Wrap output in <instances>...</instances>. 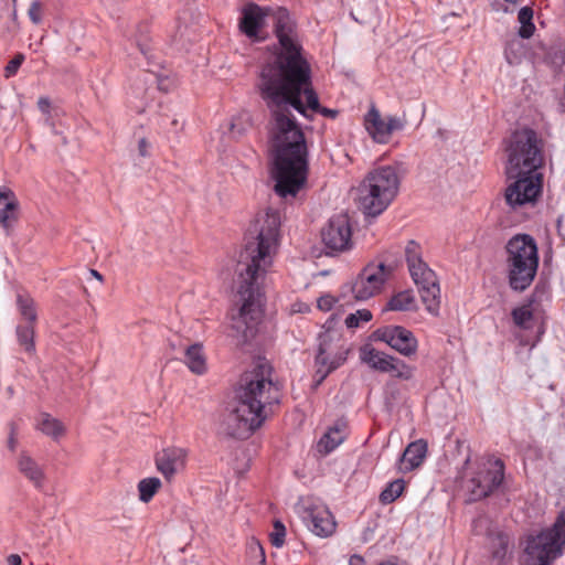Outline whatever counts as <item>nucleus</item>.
<instances>
[{
    "label": "nucleus",
    "mask_w": 565,
    "mask_h": 565,
    "mask_svg": "<svg viewBox=\"0 0 565 565\" xmlns=\"http://www.w3.org/2000/svg\"><path fill=\"white\" fill-rule=\"evenodd\" d=\"M19 471L29 479L35 488L40 489L43 487L44 472L38 462L25 454H21L18 459Z\"/></svg>",
    "instance_id": "nucleus-25"
},
{
    "label": "nucleus",
    "mask_w": 565,
    "mask_h": 565,
    "mask_svg": "<svg viewBox=\"0 0 565 565\" xmlns=\"http://www.w3.org/2000/svg\"><path fill=\"white\" fill-rule=\"evenodd\" d=\"M340 334L328 328L319 335V350L316 355L317 373L323 380L330 372L339 367L347 359V351L340 343Z\"/></svg>",
    "instance_id": "nucleus-10"
},
{
    "label": "nucleus",
    "mask_w": 565,
    "mask_h": 565,
    "mask_svg": "<svg viewBox=\"0 0 565 565\" xmlns=\"http://www.w3.org/2000/svg\"><path fill=\"white\" fill-rule=\"evenodd\" d=\"M405 257L408 268L423 262L420 245L415 241H409L405 247Z\"/></svg>",
    "instance_id": "nucleus-35"
},
{
    "label": "nucleus",
    "mask_w": 565,
    "mask_h": 565,
    "mask_svg": "<svg viewBox=\"0 0 565 565\" xmlns=\"http://www.w3.org/2000/svg\"><path fill=\"white\" fill-rule=\"evenodd\" d=\"M268 8H262L256 3H248L242 10L239 19L241 31L249 39L258 40L259 32L265 25V18L269 14Z\"/></svg>",
    "instance_id": "nucleus-19"
},
{
    "label": "nucleus",
    "mask_w": 565,
    "mask_h": 565,
    "mask_svg": "<svg viewBox=\"0 0 565 565\" xmlns=\"http://www.w3.org/2000/svg\"><path fill=\"white\" fill-rule=\"evenodd\" d=\"M405 482L403 479H396L390 482L380 494V501L383 504L394 502L404 491Z\"/></svg>",
    "instance_id": "nucleus-31"
},
{
    "label": "nucleus",
    "mask_w": 565,
    "mask_h": 565,
    "mask_svg": "<svg viewBox=\"0 0 565 565\" xmlns=\"http://www.w3.org/2000/svg\"><path fill=\"white\" fill-rule=\"evenodd\" d=\"M565 545V511H562L552 527L526 539L523 564L550 565L562 554Z\"/></svg>",
    "instance_id": "nucleus-7"
},
{
    "label": "nucleus",
    "mask_w": 565,
    "mask_h": 565,
    "mask_svg": "<svg viewBox=\"0 0 565 565\" xmlns=\"http://www.w3.org/2000/svg\"><path fill=\"white\" fill-rule=\"evenodd\" d=\"M28 15L34 24H40L43 15L42 3L40 1H33L29 7Z\"/></svg>",
    "instance_id": "nucleus-37"
},
{
    "label": "nucleus",
    "mask_w": 565,
    "mask_h": 565,
    "mask_svg": "<svg viewBox=\"0 0 565 565\" xmlns=\"http://www.w3.org/2000/svg\"><path fill=\"white\" fill-rule=\"evenodd\" d=\"M518 20L521 24L519 29V35L522 39H530L535 31V25L533 24V10L530 7H523L518 14Z\"/></svg>",
    "instance_id": "nucleus-30"
},
{
    "label": "nucleus",
    "mask_w": 565,
    "mask_h": 565,
    "mask_svg": "<svg viewBox=\"0 0 565 565\" xmlns=\"http://www.w3.org/2000/svg\"><path fill=\"white\" fill-rule=\"evenodd\" d=\"M543 141L532 129H520L509 138L505 152L507 177H519L530 173H542L545 164Z\"/></svg>",
    "instance_id": "nucleus-4"
},
{
    "label": "nucleus",
    "mask_w": 565,
    "mask_h": 565,
    "mask_svg": "<svg viewBox=\"0 0 565 565\" xmlns=\"http://www.w3.org/2000/svg\"><path fill=\"white\" fill-rule=\"evenodd\" d=\"M136 44L137 46L139 47L140 52L142 54H147L148 52V45L145 41H141V40H136Z\"/></svg>",
    "instance_id": "nucleus-43"
},
{
    "label": "nucleus",
    "mask_w": 565,
    "mask_h": 565,
    "mask_svg": "<svg viewBox=\"0 0 565 565\" xmlns=\"http://www.w3.org/2000/svg\"><path fill=\"white\" fill-rule=\"evenodd\" d=\"M427 455V443L418 439L411 443L404 450L398 465V470L403 473L413 471L420 467Z\"/></svg>",
    "instance_id": "nucleus-20"
},
{
    "label": "nucleus",
    "mask_w": 565,
    "mask_h": 565,
    "mask_svg": "<svg viewBox=\"0 0 565 565\" xmlns=\"http://www.w3.org/2000/svg\"><path fill=\"white\" fill-rule=\"evenodd\" d=\"M377 340L385 342L404 356H412L417 352L418 341L414 333L402 326H386L374 332Z\"/></svg>",
    "instance_id": "nucleus-17"
},
{
    "label": "nucleus",
    "mask_w": 565,
    "mask_h": 565,
    "mask_svg": "<svg viewBox=\"0 0 565 565\" xmlns=\"http://www.w3.org/2000/svg\"><path fill=\"white\" fill-rule=\"evenodd\" d=\"M409 274L419 289L420 298L427 311L437 315L439 310V285L435 273L423 260L408 268Z\"/></svg>",
    "instance_id": "nucleus-14"
},
{
    "label": "nucleus",
    "mask_w": 565,
    "mask_h": 565,
    "mask_svg": "<svg viewBox=\"0 0 565 565\" xmlns=\"http://www.w3.org/2000/svg\"><path fill=\"white\" fill-rule=\"evenodd\" d=\"M296 512L307 527L317 536L328 537L335 532L337 523L328 507L313 497H302L297 502Z\"/></svg>",
    "instance_id": "nucleus-8"
},
{
    "label": "nucleus",
    "mask_w": 565,
    "mask_h": 565,
    "mask_svg": "<svg viewBox=\"0 0 565 565\" xmlns=\"http://www.w3.org/2000/svg\"><path fill=\"white\" fill-rule=\"evenodd\" d=\"M335 303V298L331 295H323L321 296L318 301L317 306L322 311H330Z\"/></svg>",
    "instance_id": "nucleus-39"
},
{
    "label": "nucleus",
    "mask_w": 565,
    "mask_h": 565,
    "mask_svg": "<svg viewBox=\"0 0 565 565\" xmlns=\"http://www.w3.org/2000/svg\"><path fill=\"white\" fill-rule=\"evenodd\" d=\"M36 428L54 440L61 439L66 433L65 425L49 413L41 414Z\"/></svg>",
    "instance_id": "nucleus-26"
},
{
    "label": "nucleus",
    "mask_w": 565,
    "mask_h": 565,
    "mask_svg": "<svg viewBox=\"0 0 565 565\" xmlns=\"http://www.w3.org/2000/svg\"><path fill=\"white\" fill-rule=\"evenodd\" d=\"M188 460V450L181 447H168L154 457L157 470L171 482L174 476L184 470Z\"/></svg>",
    "instance_id": "nucleus-18"
},
{
    "label": "nucleus",
    "mask_w": 565,
    "mask_h": 565,
    "mask_svg": "<svg viewBox=\"0 0 565 565\" xmlns=\"http://www.w3.org/2000/svg\"><path fill=\"white\" fill-rule=\"evenodd\" d=\"M92 275L98 280H103V276L97 270H92Z\"/></svg>",
    "instance_id": "nucleus-45"
},
{
    "label": "nucleus",
    "mask_w": 565,
    "mask_h": 565,
    "mask_svg": "<svg viewBox=\"0 0 565 565\" xmlns=\"http://www.w3.org/2000/svg\"><path fill=\"white\" fill-rule=\"evenodd\" d=\"M8 565H21V557L18 554H11L7 558Z\"/></svg>",
    "instance_id": "nucleus-42"
},
{
    "label": "nucleus",
    "mask_w": 565,
    "mask_h": 565,
    "mask_svg": "<svg viewBox=\"0 0 565 565\" xmlns=\"http://www.w3.org/2000/svg\"><path fill=\"white\" fill-rule=\"evenodd\" d=\"M183 362L196 375H203L207 372L206 355L201 343H194L186 348Z\"/></svg>",
    "instance_id": "nucleus-23"
},
{
    "label": "nucleus",
    "mask_w": 565,
    "mask_h": 565,
    "mask_svg": "<svg viewBox=\"0 0 565 565\" xmlns=\"http://www.w3.org/2000/svg\"><path fill=\"white\" fill-rule=\"evenodd\" d=\"M509 185L505 189V202L512 209L534 203L543 189V174L530 173L519 177H507Z\"/></svg>",
    "instance_id": "nucleus-9"
},
{
    "label": "nucleus",
    "mask_w": 565,
    "mask_h": 565,
    "mask_svg": "<svg viewBox=\"0 0 565 565\" xmlns=\"http://www.w3.org/2000/svg\"><path fill=\"white\" fill-rule=\"evenodd\" d=\"M286 527L279 520H275L273 531L269 533L270 544L277 548L285 544Z\"/></svg>",
    "instance_id": "nucleus-36"
},
{
    "label": "nucleus",
    "mask_w": 565,
    "mask_h": 565,
    "mask_svg": "<svg viewBox=\"0 0 565 565\" xmlns=\"http://www.w3.org/2000/svg\"><path fill=\"white\" fill-rule=\"evenodd\" d=\"M484 467V471H480L470 479L473 500L488 497L503 481L504 465L501 459H489Z\"/></svg>",
    "instance_id": "nucleus-16"
},
{
    "label": "nucleus",
    "mask_w": 565,
    "mask_h": 565,
    "mask_svg": "<svg viewBox=\"0 0 565 565\" xmlns=\"http://www.w3.org/2000/svg\"><path fill=\"white\" fill-rule=\"evenodd\" d=\"M271 373L269 363L260 361L242 375L236 392V406L226 419L232 437L247 438L264 423L266 407L278 403L279 388L273 382Z\"/></svg>",
    "instance_id": "nucleus-3"
},
{
    "label": "nucleus",
    "mask_w": 565,
    "mask_h": 565,
    "mask_svg": "<svg viewBox=\"0 0 565 565\" xmlns=\"http://www.w3.org/2000/svg\"><path fill=\"white\" fill-rule=\"evenodd\" d=\"M399 177L395 167L372 170L361 184V206L367 215L376 216L387 209L398 192Z\"/></svg>",
    "instance_id": "nucleus-6"
},
{
    "label": "nucleus",
    "mask_w": 565,
    "mask_h": 565,
    "mask_svg": "<svg viewBox=\"0 0 565 565\" xmlns=\"http://www.w3.org/2000/svg\"><path fill=\"white\" fill-rule=\"evenodd\" d=\"M150 142L146 138H141L138 142V151L141 157H149Z\"/></svg>",
    "instance_id": "nucleus-41"
},
{
    "label": "nucleus",
    "mask_w": 565,
    "mask_h": 565,
    "mask_svg": "<svg viewBox=\"0 0 565 565\" xmlns=\"http://www.w3.org/2000/svg\"><path fill=\"white\" fill-rule=\"evenodd\" d=\"M322 242L333 252H344L352 247V228L348 214L333 215L321 231Z\"/></svg>",
    "instance_id": "nucleus-15"
},
{
    "label": "nucleus",
    "mask_w": 565,
    "mask_h": 565,
    "mask_svg": "<svg viewBox=\"0 0 565 565\" xmlns=\"http://www.w3.org/2000/svg\"><path fill=\"white\" fill-rule=\"evenodd\" d=\"M507 2H510L512 4H516L519 2H521L522 0H505Z\"/></svg>",
    "instance_id": "nucleus-46"
},
{
    "label": "nucleus",
    "mask_w": 565,
    "mask_h": 565,
    "mask_svg": "<svg viewBox=\"0 0 565 565\" xmlns=\"http://www.w3.org/2000/svg\"><path fill=\"white\" fill-rule=\"evenodd\" d=\"M510 287L525 290L534 280L539 268V250L535 239L527 234H516L505 246Z\"/></svg>",
    "instance_id": "nucleus-5"
},
{
    "label": "nucleus",
    "mask_w": 565,
    "mask_h": 565,
    "mask_svg": "<svg viewBox=\"0 0 565 565\" xmlns=\"http://www.w3.org/2000/svg\"><path fill=\"white\" fill-rule=\"evenodd\" d=\"M371 319H372L371 311L367 309H361L354 313H350L345 318L344 322L349 329H355V328L361 327L363 323L369 322Z\"/></svg>",
    "instance_id": "nucleus-34"
},
{
    "label": "nucleus",
    "mask_w": 565,
    "mask_h": 565,
    "mask_svg": "<svg viewBox=\"0 0 565 565\" xmlns=\"http://www.w3.org/2000/svg\"><path fill=\"white\" fill-rule=\"evenodd\" d=\"M161 487L162 482L157 477L141 479L137 486L139 500L143 503L150 502L161 489Z\"/></svg>",
    "instance_id": "nucleus-28"
},
{
    "label": "nucleus",
    "mask_w": 565,
    "mask_h": 565,
    "mask_svg": "<svg viewBox=\"0 0 565 565\" xmlns=\"http://www.w3.org/2000/svg\"><path fill=\"white\" fill-rule=\"evenodd\" d=\"M8 446L11 450H14L15 449V446H17V439H15V436L13 434V431L11 433L10 437H9V440H8Z\"/></svg>",
    "instance_id": "nucleus-44"
},
{
    "label": "nucleus",
    "mask_w": 565,
    "mask_h": 565,
    "mask_svg": "<svg viewBox=\"0 0 565 565\" xmlns=\"http://www.w3.org/2000/svg\"><path fill=\"white\" fill-rule=\"evenodd\" d=\"M18 312L22 319V323H38L39 312L35 299L28 292H18L15 298Z\"/></svg>",
    "instance_id": "nucleus-24"
},
{
    "label": "nucleus",
    "mask_w": 565,
    "mask_h": 565,
    "mask_svg": "<svg viewBox=\"0 0 565 565\" xmlns=\"http://www.w3.org/2000/svg\"><path fill=\"white\" fill-rule=\"evenodd\" d=\"M347 437V425L338 423L330 427L317 444V450L320 455H328L340 446Z\"/></svg>",
    "instance_id": "nucleus-22"
},
{
    "label": "nucleus",
    "mask_w": 565,
    "mask_h": 565,
    "mask_svg": "<svg viewBox=\"0 0 565 565\" xmlns=\"http://www.w3.org/2000/svg\"><path fill=\"white\" fill-rule=\"evenodd\" d=\"M415 299L413 295L405 290L395 294L386 305V309L393 311H408L414 307Z\"/></svg>",
    "instance_id": "nucleus-29"
},
{
    "label": "nucleus",
    "mask_w": 565,
    "mask_h": 565,
    "mask_svg": "<svg viewBox=\"0 0 565 565\" xmlns=\"http://www.w3.org/2000/svg\"><path fill=\"white\" fill-rule=\"evenodd\" d=\"M511 316L516 327L529 329L530 322L533 319V310L531 309V305L527 303L513 309Z\"/></svg>",
    "instance_id": "nucleus-32"
},
{
    "label": "nucleus",
    "mask_w": 565,
    "mask_h": 565,
    "mask_svg": "<svg viewBox=\"0 0 565 565\" xmlns=\"http://www.w3.org/2000/svg\"><path fill=\"white\" fill-rule=\"evenodd\" d=\"M247 565H266L265 551L258 541L252 540L247 546Z\"/></svg>",
    "instance_id": "nucleus-33"
},
{
    "label": "nucleus",
    "mask_w": 565,
    "mask_h": 565,
    "mask_svg": "<svg viewBox=\"0 0 565 565\" xmlns=\"http://www.w3.org/2000/svg\"><path fill=\"white\" fill-rule=\"evenodd\" d=\"M273 17L279 49L262 66L256 87L270 113L269 149L274 158L275 192L281 198H294L307 180L308 150L291 109L305 117H310L308 111H311L328 118H335L338 110L319 103L310 64L303 56L288 10L277 8Z\"/></svg>",
    "instance_id": "nucleus-1"
},
{
    "label": "nucleus",
    "mask_w": 565,
    "mask_h": 565,
    "mask_svg": "<svg viewBox=\"0 0 565 565\" xmlns=\"http://www.w3.org/2000/svg\"><path fill=\"white\" fill-rule=\"evenodd\" d=\"M35 324L19 323L15 328L18 343L29 355L35 354Z\"/></svg>",
    "instance_id": "nucleus-27"
},
{
    "label": "nucleus",
    "mask_w": 565,
    "mask_h": 565,
    "mask_svg": "<svg viewBox=\"0 0 565 565\" xmlns=\"http://www.w3.org/2000/svg\"><path fill=\"white\" fill-rule=\"evenodd\" d=\"M392 274V268L384 263L366 265L353 281L351 291L356 300H367L380 294Z\"/></svg>",
    "instance_id": "nucleus-11"
},
{
    "label": "nucleus",
    "mask_w": 565,
    "mask_h": 565,
    "mask_svg": "<svg viewBox=\"0 0 565 565\" xmlns=\"http://www.w3.org/2000/svg\"><path fill=\"white\" fill-rule=\"evenodd\" d=\"M406 118L398 116L382 117L380 110L372 105L364 116V127L374 142L386 145L393 132L401 131L406 126Z\"/></svg>",
    "instance_id": "nucleus-13"
},
{
    "label": "nucleus",
    "mask_w": 565,
    "mask_h": 565,
    "mask_svg": "<svg viewBox=\"0 0 565 565\" xmlns=\"http://www.w3.org/2000/svg\"><path fill=\"white\" fill-rule=\"evenodd\" d=\"M280 224V213L268 207L255 215L246 233L234 280L238 309L232 313V329L243 342L256 335L263 318V282L278 252Z\"/></svg>",
    "instance_id": "nucleus-2"
},
{
    "label": "nucleus",
    "mask_w": 565,
    "mask_h": 565,
    "mask_svg": "<svg viewBox=\"0 0 565 565\" xmlns=\"http://www.w3.org/2000/svg\"><path fill=\"white\" fill-rule=\"evenodd\" d=\"M38 108L44 115H50L51 110V100L47 97H40L38 100Z\"/></svg>",
    "instance_id": "nucleus-40"
},
{
    "label": "nucleus",
    "mask_w": 565,
    "mask_h": 565,
    "mask_svg": "<svg viewBox=\"0 0 565 565\" xmlns=\"http://www.w3.org/2000/svg\"><path fill=\"white\" fill-rule=\"evenodd\" d=\"M24 61V55L23 54H17L6 66L4 68V76L7 78L15 75V73L18 72L19 67L21 66V64L23 63Z\"/></svg>",
    "instance_id": "nucleus-38"
},
{
    "label": "nucleus",
    "mask_w": 565,
    "mask_h": 565,
    "mask_svg": "<svg viewBox=\"0 0 565 565\" xmlns=\"http://www.w3.org/2000/svg\"><path fill=\"white\" fill-rule=\"evenodd\" d=\"M18 220V201L11 191L0 192V226L7 233L12 230Z\"/></svg>",
    "instance_id": "nucleus-21"
},
{
    "label": "nucleus",
    "mask_w": 565,
    "mask_h": 565,
    "mask_svg": "<svg viewBox=\"0 0 565 565\" xmlns=\"http://www.w3.org/2000/svg\"><path fill=\"white\" fill-rule=\"evenodd\" d=\"M359 358L361 362L381 373H390L401 380H409L413 376V369L404 361L375 349L372 344L362 345Z\"/></svg>",
    "instance_id": "nucleus-12"
}]
</instances>
